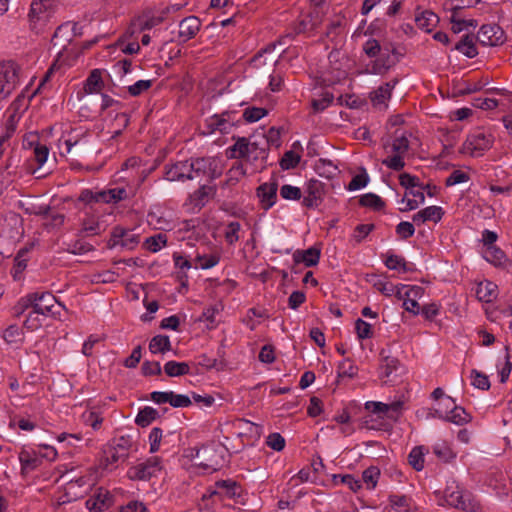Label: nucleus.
<instances>
[{
  "mask_svg": "<svg viewBox=\"0 0 512 512\" xmlns=\"http://www.w3.org/2000/svg\"><path fill=\"white\" fill-rule=\"evenodd\" d=\"M221 174L220 161L212 157H192L167 163L164 166V179L170 182H185L204 176L214 180Z\"/></svg>",
  "mask_w": 512,
  "mask_h": 512,
  "instance_id": "obj_1",
  "label": "nucleus"
},
{
  "mask_svg": "<svg viewBox=\"0 0 512 512\" xmlns=\"http://www.w3.org/2000/svg\"><path fill=\"white\" fill-rule=\"evenodd\" d=\"M76 34V23L66 22L57 27L53 34L51 42L53 47L60 46V50L57 52V57L54 60L51 67L46 72L42 82L47 81L51 74L55 71L60 70L64 66L71 65V62L68 59L66 47L72 41Z\"/></svg>",
  "mask_w": 512,
  "mask_h": 512,
  "instance_id": "obj_2",
  "label": "nucleus"
},
{
  "mask_svg": "<svg viewBox=\"0 0 512 512\" xmlns=\"http://www.w3.org/2000/svg\"><path fill=\"white\" fill-rule=\"evenodd\" d=\"M494 141L495 138L491 132L477 128L467 135L460 149V153L474 158L481 157L486 151L492 148Z\"/></svg>",
  "mask_w": 512,
  "mask_h": 512,
  "instance_id": "obj_3",
  "label": "nucleus"
},
{
  "mask_svg": "<svg viewBox=\"0 0 512 512\" xmlns=\"http://www.w3.org/2000/svg\"><path fill=\"white\" fill-rule=\"evenodd\" d=\"M444 501L447 505L465 512H476L479 504L474 501L472 495L461 488L455 481L448 483L444 490Z\"/></svg>",
  "mask_w": 512,
  "mask_h": 512,
  "instance_id": "obj_4",
  "label": "nucleus"
},
{
  "mask_svg": "<svg viewBox=\"0 0 512 512\" xmlns=\"http://www.w3.org/2000/svg\"><path fill=\"white\" fill-rule=\"evenodd\" d=\"M230 158L243 159L246 163L255 164L259 159H264L265 149L255 142H250L245 137H238L233 146L228 150Z\"/></svg>",
  "mask_w": 512,
  "mask_h": 512,
  "instance_id": "obj_5",
  "label": "nucleus"
},
{
  "mask_svg": "<svg viewBox=\"0 0 512 512\" xmlns=\"http://www.w3.org/2000/svg\"><path fill=\"white\" fill-rule=\"evenodd\" d=\"M54 13V0H33L29 12L31 28L40 33Z\"/></svg>",
  "mask_w": 512,
  "mask_h": 512,
  "instance_id": "obj_6",
  "label": "nucleus"
},
{
  "mask_svg": "<svg viewBox=\"0 0 512 512\" xmlns=\"http://www.w3.org/2000/svg\"><path fill=\"white\" fill-rule=\"evenodd\" d=\"M19 66L14 61L0 63V100L7 98L19 84Z\"/></svg>",
  "mask_w": 512,
  "mask_h": 512,
  "instance_id": "obj_7",
  "label": "nucleus"
},
{
  "mask_svg": "<svg viewBox=\"0 0 512 512\" xmlns=\"http://www.w3.org/2000/svg\"><path fill=\"white\" fill-rule=\"evenodd\" d=\"M236 111H224L220 114H214L205 120V127L208 134L220 132L221 134H228L232 128L240 123V118H237Z\"/></svg>",
  "mask_w": 512,
  "mask_h": 512,
  "instance_id": "obj_8",
  "label": "nucleus"
},
{
  "mask_svg": "<svg viewBox=\"0 0 512 512\" xmlns=\"http://www.w3.org/2000/svg\"><path fill=\"white\" fill-rule=\"evenodd\" d=\"M442 404L445 406V412L435 410L434 417L459 426L467 424L472 420V416L463 407L456 405L452 397H444Z\"/></svg>",
  "mask_w": 512,
  "mask_h": 512,
  "instance_id": "obj_9",
  "label": "nucleus"
},
{
  "mask_svg": "<svg viewBox=\"0 0 512 512\" xmlns=\"http://www.w3.org/2000/svg\"><path fill=\"white\" fill-rule=\"evenodd\" d=\"M161 470V458L153 456L130 467L127 471V477L132 481H149L152 477L157 476Z\"/></svg>",
  "mask_w": 512,
  "mask_h": 512,
  "instance_id": "obj_10",
  "label": "nucleus"
},
{
  "mask_svg": "<svg viewBox=\"0 0 512 512\" xmlns=\"http://www.w3.org/2000/svg\"><path fill=\"white\" fill-rule=\"evenodd\" d=\"M32 305L31 309L35 310L36 313L46 317L59 318L60 309L56 306L58 303L56 297L47 291L43 292H31Z\"/></svg>",
  "mask_w": 512,
  "mask_h": 512,
  "instance_id": "obj_11",
  "label": "nucleus"
},
{
  "mask_svg": "<svg viewBox=\"0 0 512 512\" xmlns=\"http://www.w3.org/2000/svg\"><path fill=\"white\" fill-rule=\"evenodd\" d=\"M409 150V140L405 133L396 136L392 142L394 155L382 160V164L393 171H401L405 167L404 155Z\"/></svg>",
  "mask_w": 512,
  "mask_h": 512,
  "instance_id": "obj_12",
  "label": "nucleus"
},
{
  "mask_svg": "<svg viewBox=\"0 0 512 512\" xmlns=\"http://www.w3.org/2000/svg\"><path fill=\"white\" fill-rule=\"evenodd\" d=\"M139 241V235L134 233L133 230L115 226L111 231L107 247L109 249L121 247L122 249L133 250L138 245Z\"/></svg>",
  "mask_w": 512,
  "mask_h": 512,
  "instance_id": "obj_13",
  "label": "nucleus"
},
{
  "mask_svg": "<svg viewBox=\"0 0 512 512\" xmlns=\"http://www.w3.org/2000/svg\"><path fill=\"white\" fill-rule=\"evenodd\" d=\"M131 445L132 442L129 436L114 439L113 443L104 450L106 467L125 461L128 458Z\"/></svg>",
  "mask_w": 512,
  "mask_h": 512,
  "instance_id": "obj_14",
  "label": "nucleus"
},
{
  "mask_svg": "<svg viewBox=\"0 0 512 512\" xmlns=\"http://www.w3.org/2000/svg\"><path fill=\"white\" fill-rule=\"evenodd\" d=\"M395 52V48L384 46L381 53L371 62L368 72L375 75L387 73L398 62Z\"/></svg>",
  "mask_w": 512,
  "mask_h": 512,
  "instance_id": "obj_15",
  "label": "nucleus"
},
{
  "mask_svg": "<svg viewBox=\"0 0 512 512\" xmlns=\"http://www.w3.org/2000/svg\"><path fill=\"white\" fill-rule=\"evenodd\" d=\"M477 41L483 46H497L504 42V32L496 24L482 25L477 34Z\"/></svg>",
  "mask_w": 512,
  "mask_h": 512,
  "instance_id": "obj_16",
  "label": "nucleus"
},
{
  "mask_svg": "<svg viewBox=\"0 0 512 512\" xmlns=\"http://www.w3.org/2000/svg\"><path fill=\"white\" fill-rule=\"evenodd\" d=\"M147 223L153 229L162 231H168L174 227L173 220L169 213L160 206H154L150 209L147 214Z\"/></svg>",
  "mask_w": 512,
  "mask_h": 512,
  "instance_id": "obj_17",
  "label": "nucleus"
},
{
  "mask_svg": "<svg viewBox=\"0 0 512 512\" xmlns=\"http://www.w3.org/2000/svg\"><path fill=\"white\" fill-rule=\"evenodd\" d=\"M277 190V181L263 183L257 188L256 194L264 210H268L275 205L277 200Z\"/></svg>",
  "mask_w": 512,
  "mask_h": 512,
  "instance_id": "obj_18",
  "label": "nucleus"
},
{
  "mask_svg": "<svg viewBox=\"0 0 512 512\" xmlns=\"http://www.w3.org/2000/svg\"><path fill=\"white\" fill-rule=\"evenodd\" d=\"M212 453H214V449L212 447L204 446L201 448H192L190 456L196 460H199L196 462V465L199 467L206 470L209 469L216 471L218 469L219 462L210 457Z\"/></svg>",
  "mask_w": 512,
  "mask_h": 512,
  "instance_id": "obj_19",
  "label": "nucleus"
},
{
  "mask_svg": "<svg viewBox=\"0 0 512 512\" xmlns=\"http://www.w3.org/2000/svg\"><path fill=\"white\" fill-rule=\"evenodd\" d=\"M201 27V22L196 16H188L182 19L179 23L178 29V41L179 42H187L190 39L194 38L196 34L199 32Z\"/></svg>",
  "mask_w": 512,
  "mask_h": 512,
  "instance_id": "obj_20",
  "label": "nucleus"
},
{
  "mask_svg": "<svg viewBox=\"0 0 512 512\" xmlns=\"http://www.w3.org/2000/svg\"><path fill=\"white\" fill-rule=\"evenodd\" d=\"M112 505V496L109 491L99 488L93 497L86 501V507L90 512H102Z\"/></svg>",
  "mask_w": 512,
  "mask_h": 512,
  "instance_id": "obj_21",
  "label": "nucleus"
},
{
  "mask_svg": "<svg viewBox=\"0 0 512 512\" xmlns=\"http://www.w3.org/2000/svg\"><path fill=\"white\" fill-rule=\"evenodd\" d=\"M323 187L317 180H311L306 189V195L303 197L302 205L307 208H316L322 202Z\"/></svg>",
  "mask_w": 512,
  "mask_h": 512,
  "instance_id": "obj_22",
  "label": "nucleus"
},
{
  "mask_svg": "<svg viewBox=\"0 0 512 512\" xmlns=\"http://www.w3.org/2000/svg\"><path fill=\"white\" fill-rule=\"evenodd\" d=\"M23 145L25 148L33 149L34 158L38 164V168L42 167L47 161L49 148L45 144L39 143L36 135L28 136L24 140Z\"/></svg>",
  "mask_w": 512,
  "mask_h": 512,
  "instance_id": "obj_23",
  "label": "nucleus"
},
{
  "mask_svg": "<svg viewBox=\"0 0 512 512\" xmlns=\"http://www.w3.org/2000/svg\"><path fill=\"white\" fill-rule=\"evenodd\" d=\"M320 249L310 247L306 250H296L293 254L295 263H304L306 267H312L319 263Z\"/></svg>",
  "mask_w": 512,
  "mask_h": 512,
  "instance_id": "obj_24",
  "label": "nucleus"
},
{
  "mask_svg": "<svg viewBox=\"0 0 512 512\" xmlns=\"http://www.w3.org/2000/svg\"><path fill=\"white\" fill-rule=\"evenodd\" d=\"M19 461L23 473L34 471L42 464V458L34 451L22 449L19 452Z\"/></svg>",
  "mask_w": 512,
  "mask_h": 512,
  "instance_id": "obj_25",
  "label": "nucleus"
},
{
  "mask_svg": "<svg viewBox=\"0 0 512 512\" xmlns=\"http://www.w3.org/2000/svg\"><path fill=\"white\" fill-rule=\"evenodd\" d=\"M215 193V188L208 185H202L190 195V202L194 207L201 209L206 205L209 198Z\"/></svg>",
  "mask_w": 512,
  "mask_h": 512,
  "instance_id": "obj_26",
  "label": "nucleus"
},
{
  "mask_svg": "<svg viewBox=\"0 0 512 512\" xmlns=\"http://www.w3.org/2000/svg\"><path fill=\"white\" fill-rule=\"evenodd\" d=\"M397 83L398 80L394 79L390 82H386L383 85L379 86L371 94L372 103L374 105L384 104L391 97L392 90L394 89Z\"/></svg>",
  "mask_w": 512,
  "mask_h": 512,
  "instance_id": "obj_27",
  "label": "nucleus"
},
{
  "mask_svg": "<svg viewBox=\"0 0 512 512\" xmlns=\"http://www.w3.org/2000/svg\"><path fill=\"white\" fill-rule=\"evenodd\" d=\"M476 296L480 301L492 302L497 296V285L487 280L480 282L476 288Z\"/></svg>",
  "mask_w": 512,
  "mask_h": 512,
  "instance_id": "obj_28",
  "label": "nucleus"
},
{
  "mask_svg": "<svg viewBox=\"0 0 512 512\" xmlns=\"http://www.w3.org/2000/svg\"><path fill=\"white\" fill-rule=\"evenodd\" d=\"M385 266L390 270H397L404 273L413 270L412 264L407 263L404 257L390 252L386 254Z\"/></svg>",
  "mask_w": 512,
  "mask_h": 512,
  "instance_id": "obj_29",
  "label": "nucleus"
},
{
  "mask_svg": "<svg viewBox=\"0 0 512 512\" xmlns=\"http://www.w3.org/2000/svg\"><path fill=\"white\" fill-rule=\"evenodd\" d=\"M128 196L127 191L123 187H116L108 190L98 192V199L102 203H118L121 200L126 199Z\"/></svg>",
  "mask_w": 512,
  "mask_h": 512,
  "instance_id": "obj_30",
  "label": "nucleus"
},
{
  "mask_svg": "<svg viewBox=\"0 0 512 512\" xmlns=\"http://www.w3.org/2000/svg\"><path fill=\"white\" fill-rule=\"evenodd\" d=\"M218 490L213 491L212 494H220L229 499H234L239 496V486L233 480H219L215 483Z\"/></svg>",
  "mask_w": 512,
  "mask_h": 512,
  "instance_id": "obj_31",
  "label": "nucleus"
},
{
  "mask_svg": "<svg viewBox=\"0 0 512 512\" xmlns=\"http://www.w3.org/2000/svg\"><path fill=\"white\" fill-rule=\"evenodd\" d=\"M455 50L459 51L468 58H474L477 56L478 51L474 42V36L466 34L462 39L455 45Z\"/></svg>",
  "mask_w": 512,
  "mask_h": 512,
  "instance_id": "obj_32",
  "label": "nucleus"
},
{
  "mask_svg": "<svg viewBox=\"0 0 512 512\" xmlns=\"http://www.w3.org/2000/svg\"><path fill=\"white\" fill-rule=\"evenodd\" d=\"M439 21L438 16L432 11L426 10L415 17L417 26L425 32H431Z\"/></svg>",
  "mask_w": 512,
  "mask_h": 512,
  "instance_id": "obj_33",
  "label": "nucleus"
},
{
  "mask_svg": "<svg viewBox=\"0 0 512 512\" xmlns=\"http://www.w3.org/2000/svg\"><path fill=\"white\" fill-rule=\"evenodd\" d=\"M421 291H422V288L419 286L408 287V290L405 292L406 298L404 299V302H403V307L406 311H408L414 315L420 314L421 308H420L419 303L415 299H412L410 297L418 296Z\"/></svg>",
  "mask_w": 512,
  "mask_h": 512,
  "instance_id": "obj_34",
  "label": "nucleus"
},
{
  "mask_svg": "<svg viewBox=\"0 0 512 512\" xmlns=\"http://www.w3.org/2000/svg\"><path fill=\"white\" fill-rule=\"evenodd\" d=\"M172 350L171 341L167 335H156L149 342V351L152 354L166 353Z\"/></svg>",
  "mask_w": 512,
  "mask_h": 512,
  "instance_id": "obj_35",
  "label": "nucleus"
},
{
  "mask_svg": "<svg viewBox=\"0 0 512 512\" xmlns=\"http://www.w3.org/2000/svg\"><path fill=\"white\" fill-rule=\"evenodd\" d=\"M321 23L319 11L315 9L310 13L307 19L301 20L294 29V35L304 33L308 30H313Z\"/></svg>",
  "mask_w": 512,
  "mask_h": 512,
  "instance_id": "obj_36",
  "label": "nucleus"
},
{
  "mask_svg": "<svg viewBox=\"0 0 512 512\" xmlns=\"http://www.w3.org/2000/svg\"><path fill=\"white\" fill-rule=\"evenodd\" d=\"M164 372L168 377H180L189 374L190 366L187 362L171 360L164 364Z\"/></svg>",
  "mask_w": 512,
  "mask_h": 512,
  "instance_id": "obj_37",
  "label": "nucleus"
},
{
  "mask_svg": "<svg viewBox=\"0 0 512 512\" xmlns=\"http://www.w3.org/2000/svg\"><path fill=\"white\" fill-rule=\"evenodd\" d=\"M167 235L165 233H157L150 237H147L143 243L145 249L152 253L160 251L167 245Z\"/></svg>",
  "mask_w": 512,
  "mask_h": 512,
  "instance_id": "obj_38",
  "label": "nucleus"
},
{
  "mask_svg": "<svg viewBox=\"0 0 512 512\" xmlns=\"http://www.w3.org/2000/svg\"><path fill=\"white\" fill-rule=\"evenodd\" d=\"M163 21V18L160 16H154L149 14H144L137 17L133 22L132 26L134 29H138L140 31L151 29Z\"/></svg>",
  "mask_w": 512,
  "mask_h": 512,
  "instance_id": "obj_39",
  "label": "nucleus"
},
{
  "mask_svg": "<svg viewBox=\"0 0 512 512\" xmlns=\"http://www.w3.org/2000/svg\"><path fill=\"white\" fill-rule=\"evenodd\" d=\"M381 364L379 366V377L381 379L389 378L391 374L397 370L399 361L397 358L392 356H383L381 352Z\"/></svg>",
  "mask_w": 512,
  "mask_h": 512,
  "instance_id": "obj_40",
  "label": "nucleus"
},
{
  "mask_svg": "<svg viewBox=\"0 0 512 512\" xmlns=\"http://www.w3.org/2000/svg\"><path fill=\"white\" fill-rule=\"evenodd\" d=\"M28 252V248H22L16 254L14 259V266L11 270V275L14 278V280H19L21 278L23 271L26 269L27 259L25 258V256Z\"/></svg>",
  "mask_w": 512,
  "mask_h": 512,
  "instance_id": "obj_41",
  "label": "nucleus"
},
{
  "mask_svg": "<svg viewBox=\"0 0 512 512\" xmlns=\"http://www.w3.org/2000/svg\"><path fill=\"white\" fill-rule=\"evenodd\" d=\"M426 452L427 449L424 446H416L410 451L408 462L416 471H421L424 468Z\"/></svg>",
  "mask_w": 512,
  "mask_h": 512,
  "instance_id": "obj_42",
  "label": "nucleus"
},
{
  "mask_svg": "<svg viewBox=\"0 0 512 512\" xmlns=\"http://www.w3.org/2000/svg\"><path fill=\"white\" fill-rule=\"evenodd\" d=\"M173 261L176 268L179 269L178 272V279L182 282L183 285H185V282L188 280V276L186 272L191 269L192 264L191 262L184 257L183 255L179 253L173 254Z\"/></svg>",
  "mask_w": 512,
  "mask_h": 512,
  "instance_id": "obj_43",
  "label": "nucleus"
},
{
  "mask_svg": "<svg viewBox=\"0 0 512 512\" xmlns=\"http://www.w3.org/2000/svg\"><path fill=\"white\" fill-rule=\"evenodd\" d=\"M103 87V80L101 77V71L94 69L85 81L84 89L87 93L99 92Z\"/></svg>",
  "mask_w": 512,
  "mask_h": 512,
  "instance_id": "obj_44",
  "label": "nucleus"
},
{
  "mask_svg": "<svg viewBox=\"0 0 512 512\" xmlns=\"http://www.w3.org/2000/svg\"><path fill=\"white\" fill-rule=\"evenodd\" d=\"M483 257L486 261L492 263L495 266H500L506 261L505 253L495 245L486 247L483 252Z\"/></svg>",
  "mask_w": 512,
  "mask_h": 512,
  "instance_id": "obj_45",
  "label": "nucleus"
},
{
  "mask_svg": "<svg viewBox=\"0 0 512 512\" xmlns=\"http://www.w3.org/2000/svg\"><path fill=\"white\" fill-rule=\"evenodd\" d=\"M159 417V413L153 407H144L141 409L135 419V422L138 426L146 427L151 424L152 421Z\"/></svg>",
  "mask_w": 512,
  "mask_h": 512,
  "instance_id": "obj_46",
  "label": "nucleus"
},
{
  "mask_svg": "<svg viewBox=\"0 0 512 512\" xmlns=\"http://www.w3.org/2000/svg\"><path fill=\"white\" fill-rule=\"evenodd\" d=\"M44 319L45 317L43 315L31 309L23 322V327L31 332L36 331L42 327Z\"/></svg>",
  "mask_w": 512,
  "mask_h": 512,
  "instance_id": "obj_47",
  "label": "nucleus"
},
{
  "mask_svg": "<svg viewBox=\"0 0 512 512\" xmlns=\"http://www.w3.org/2000/svg\"><path fill=\"white\" fill-rule=\"evenodd\" d=\"M101 233L100 223L93 217L85 218L82 221V228L79 232L80 236H93Z\"/></svg>",
  "mask_w": 512,
  "mask_h": 512,
  "instance_id": "obj_48",
  "label": "nucleus"
},
{
  "mask_svg": "<svg viewBox=\"0 0 512 512\" xmlns=\"http://www.w3.org/2000/svg\"><path fill=\"white\" fill-rule=\"evenodd\" d=\"M293 37L294 33H288L281 37L277 42L267 45L265 48H263L261 51H259L256 55L253 56L252 63H254L256 67L262 65L263 63H261L260 60L263 54L272 52L277 44L284 45L286 44V39H292Z\"/></svg>",
  "mask_w": 512,
  "mask_h": 512,
  "instance_id": "obj_49",
  "label": "nucleus"
},
{
  "mask_svg": "<svg viewBox=\"0 0 512 512\" xmlns=\"http://www.w3.org/2000/svg\"><path fill=\"white\" fill-rule=\"evenodd\" d=\"M359 203L363 207H370L374 210H382L385 206L384 201L374 193H367L361 196Z\"/></svg>",
  "mask_w": 512,
  "mask_h": 512,
  "instance_id": "obj_50",
  "label": "nucleus"
},
{
  "mask_svg": "<svg viewBox=\"0 0 512 512\" xmlns=\"http://www.w3.org/2000/svg\"><path fill=\"white\" fill-rule=\"evenodd\" d=\"M481 0H446L444 9L446 11H462L465 8L475 7Z\"/></svg>",
  "mask_w": 512,
  "mask_h": 512,
  "instance_id": "obj_51",
  "label": "nucleus"
},
{
  "mask_svg": "<svg viewBox=\"0 0 512 512\" xmlns=\"http://www.w3.org/2000/svg\"><path fill=\"white\" fill-rule=\"evenodd\" d=\"M433 452L444 462H449L456 457V454L446 442L436 443L433 446Z\"/></svg>",
  "mask_w": 512,
  "mask_h": 512,
  "instance_id": "obj_52",
  "label": "nucleus"
},
{
  "mask_svg": "<svg viewBox=\"0 0 512 512\" xmlns=\"http://www.w3.org/2000/svg\"><path fill=\"white\" fill-rule=\"evenodd\" d=\"M3 339L7 344L21 342L23 340V332L18 325H9L3 332Z\"/></svg>",
  "mask_w": 512,
  "mask_h": 512,
  "instance_id": "obj_53",
  "label": "nucleus"
},
{
  "mask_svg": "<svg viewBox=\"0 0 512 512\" xmlns=\"http://www.w3.org/2000/svg\"><path fill=\"white\" fill-rule=\"evenodd\" d=\"M267 115V110L261 107H248L244 110L243 114L239 117L248 123H254Z\"/></svg>",
  "mask_w": 512,
  "mask_h": 512,
  "instance_id": "obj_54",
  "label": "nucleus"
},
{
  "mask_svg": "<svg viewBox=\"0 0 512 512\" xmlns=\"http://www.w3.org/2000/svg\"><path fill=\"white\" fill-rule=\"evenodd\" d=\"M389 502L393 512H408L410 509L409 498L405 495H390Z\"/></svg>",
  "mask_w": 512,
  "mask_h": 512,
  "instance_id": "obj_55",
  "label": "nucleus"
},
{
  "mask_svg": "<svg viewBox=\"0 0 512 512\" xmlns=\"http://www.w3.org/2000/svg\"><path fill=\"white\" fill-rule=\"evenodd\" d=\"M240 230L241 224L237 221H231L226 225L224 236L228 244L233 245L240 239Z\"/></svg>",
  "mask_w": 512,
  "mask_h": 512,
  "instance_id": "obj_56",
  "label": "nucleus"
},
{
  "mask_svg": "<svg viewBox=\"0 0 512 512\" xmlns=\"http://www.w3.org/2000/svg\"><path fill=\"white\" fill-rule=\"evenodd\" d=\"M93 249V246L87 242L82 240H74L68 243L66 250L67 252L74 255H83L92 251Z\"/></svg>",
  "mask_w": 512,
  "mask_h": 512,
  "instance_id": "obj_57",
  "label": "nucleus"
},
{
  "mask_svg": "<svg viewBox=\"0 0 512 512\" xmlns=\"http://www.w3.org/2000/svg\"><path fill=\"white\" fill-rule=\"evenodd\" d=\"M153 85L152 80H138L134 84L127 87L130 96L137 97L148 91Z\"/></svg>",
  "mask_w": 512,
  "mask_h": 512,
  "instance_id": "obj_58",
  "label": "nucleus"
},
{
  "mask_svg": "<svg viewBox=\"0 0 512 512\" xmlns=\"http://www.w3.org/2000/svg\"><path fill=\"white\" fill-rule=\"evenodd\" d=\"M31 293L21 297L16 304L12 307V312L15 318H19L25 313L26 310L31 309L32 305Z\"/></svg>",
  "mask_w": 512,
  "mask_h": 512,
  "instance_id": "obj_59",
  "label": "nucleus"
},
{
  "mask_svg": "<svg viewBox=\"0 0 512 512\" xmlns=\"http://www.w3.org/2000/svg\"><path fill=\"white\" fill-rule=\"evenodd\" d=\"M358 371L357 366L353 364V362L349 359H345L339 363L337 367L338 377H348L353 378L356 376Z\"/></svg>",
  "mask_w": 512,
  "mask_h": 512,
  "instance_id": "obj_60",
  "label": "nucleus"
},
{
  "mask_svg": "<svg viewBox=\"0 0 512 512\" xmlns=\"http://www.w3.org/2000/svg\"><path fill=\"white\" fill-rule=\"evenodd\" d=\"M300 156L292 150L284 153L280 160V166L284 170H290L295 168L300 162Z\"/></svg>",
  "mask_w": 512,
  "mask_h": 512,
  "instance_id": "obj_61",
  "label": "nucleus"
},
{
  "mask_svg": "<svg viewBox=\"0 0 512 512\" xmlns=\"http://www.w3.org/2000/svg\"><path fill=\"white\" fill-rule=\"evenodd\" d=\"M334 96L330 92H324L319 99L312 100V108L314 112H322L333 102Z\"/></svg>",
  "mask_w": 512,
  "mask_h": 512,
  "instance_id": "obj_62",
  "label": "nucleus"
},
{
  "mask_svg": "<svg viewBox=\"0 0 512 512\" xmlns=\"http://www.w3.org/2000/svg\"><path fill=\"white\" fill-rule=\"evenodd\" d=\"M384 46H381L379 41L374 38H369L364 44H363V52L369 57V58H376L379 53H381V50Z\"/></svg>",
  "mask_w": 512,
  "mask_h": 512,
  "instance_id": "obj_63",
  "label": "nucleus"
},
{
  "mask_svg": "<svg viewBox=\"0 0 512 512\" xmlns=\"http://www.w3.org/2000/svg\"><path fill=\"white\" fill-rule=\"evenodd\" d=\"M355 330L360 340L371 338L373 335L372 326L361 318L356 320Z\"/></svg>",
  "mask_w": 512,
  "mask_h": 512,
  "instance_id": "obj_64",
  "label": "nucleus"
}]
</instances>
